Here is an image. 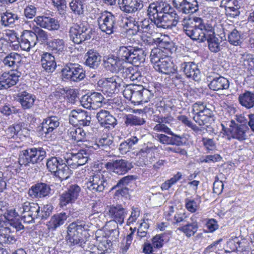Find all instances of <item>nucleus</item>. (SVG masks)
Listing matches in <instances>:
<instances>
[{"label": "nucleus", "mask_w": 254, "mask_h": 254, "mask_svg": "<svg viewBox=\"0 0 254 254\" xmlns=\"http://www.w3.org/2000/svg\"><path fill=\"white\" fill-rule=\"evenodd\" d=\"M95 205L94 204L92 209L84 208L85 218L82 217V220L77 219L74 222L70 223L67 227V235L66 239L70 245H78L83 247L85 244L84 239L82 237L83 231H87L90 227L91 223H86L85 220L88 218L90 219L92 216L99 213L98 211L95 209Z\"/></svg>", "instance_id": "obj_1"}, {"label": "nucleus", "mask_w": 254, "mask_h": 254, "mask_svg": "<svg viewBox=\"0 0 254 254\" xmlns=\"http://www.w3.org/2000/svg\"><path fill=\"white\" fill-rule=\"evenodd\" d=\"M183 30L192 40L199 42L206 41V37L213 34V27L201 18L184 19L182 23Z\"/></svg>", "instance_id": "obj_2"}, {"label": "nucleus", "mask_w": 254, "mask_h": 254, "mask_svg": "<svg viewBox=\"0 0 254 254\" xmlns=\"http://www.w3.org/2000/svg\"><path fill=\"white\" fill-rule=\"evenodd\" d=\"M111 176L109 172L105 171L93 173L86 183L87 189L93 193L103 192L110 186L112 182Z\"/></svg>", "instance_id": "obj_3"}, {"label": "nucleus", "mask_w": 254, "mask_h": 254, "mask_svg": "<svg viewBox=\"0 0 254 254\" xmlns=\"http://www.w3.org/2000/svg\"><path fill=\"white\" fill-rule=\"evenodd\" d=\"M46 156V151L43 148H28L20 152L18 162L21 166H30L41 162Z\"/></svg>", "instance_id": "obj_4"}, {"label": "nucleus", "mask_w": 254, "mask_h": 254, "mask_svg": "<svg viewBox=\"0 0 254 254\" xmlns=\"http://www.w3.org/2000/svg\"><path fill=\"white\" fill-rule=\"evenodd\" d=\"M193 120L199 126H204L213 121V113L205 104L197 102L192 106Z\"/></svg>", "instance_id": "obj_5"}, {"label": "nucleus", "mask_w": 254, "mask_h": 254, "mask_svg": "<svg viewBox=\"0 0 254 254\" xmlns=\"http://www.w3.org/2000/svg\"><path fill=\"white\" fill-rule=\"evenodd\" d=\"M18 211L21 219L25 223H30L34 222L37 219V216H39V205L37 203L25 201L19 204L15 208Z\"/></svg>", "instance_id": "obj_6"}, {"label": "nucleus", "mask_w": 254, "mask_h": 254, "mask_svg": "<svg viewBox=\"0 0 254 254\" xmlns=\"http://www.w3.org/2000/svg\"><path fill=\"white\" fill-rule=\"evenodd\" d=\"M62 76L64 80L78 82L85 77V71L79 64L68 63L62 69Z\"/></svg>", "instance_id": "obj_7"}, {"label": "nucleus", "mask_w": 254, "mask_h": 254, "mask_svg": "<svg viewBox=\"0 0 254 254\" xmlns=\"http://www.w3.org/2000/svg\"><path fill=\"white\" fill-rule=\"evenodd\" d=\"M70 39L75 43L79 44L91 38L92 29L88 24L74 25L69 29Z\"/></svg>", "instance_id": "obj_8"}, {"label": "nucleus", "mask_w": 254, "mask_h": 254, "mask_svg": "<svg viewBox=\"0 0 254 254\" xmlns=\"http://www.w3.org/2000/svg\"><path fill=\"white\" fill-rule=\"evenodd\" d=\"M100 29L108 35H111L117 28L116 17L111 12L105 11L97 18Z\"/></svg>", "instance_id": "obj_9"}, {"label": "nucleus", "mask_w": 254, "mask_h": 254, "mask_svg": "<svg viewBox=\"0 0 254 254\" xmlns=\"http://www.w3.org/2000/svg\"><path fill=\"white\" fill-rule=\"evenodd\" d=\"M103 65L108 71L112 73H123L127 69L126 62L114 55H109L103 57Z\"/></svg>", "instance_id": "obj_10"}, {"label": "nucleus", "mask_w": 254, "mask_h": 254, "mask_svg": "<svg viewBox=\"0 0 254 254\" xmlns=\"http://www.w3.org/2000/svg\"><path fill=\"white\" fill-rule=\"evenodd\" d=\"M122 84L123 83L121 79L116 75L100 79L98 81V85L101 88L102 91L108 96L118 92L119 87H121Z\"/></svg>", "instance_id": "obj_11"}, {"label": "nucleus", "mask_w": 254, "mask_h": 254, "mask_svg": "<svg viewBox=\"0 0 254 254\" xmlns=\"http://www.w3.org/2000/svg\"><path fill=\"white\" fill-rule=\"evenodd\" d=\"M90 154L88 150L81 149L77 153L67 154L63 159L65 160V164L67 166L74 169L85 164Z\"/></svg>", "instance_id": "obj_12"}, {"label": "nucleus", "mask_w": 254, "mask_h": 254, "mask_svg": "<svg viewBox=\"0 0 254 254\" xmlns=\"http://www.w3.org/2000/svg\"><path fill=\"white\" fill-rule=\"evenodd\" d=\"M69 121L73 125L87 127L91 124V117L90 113L85 110H72L69 114Z\"/></svg>", "instance_id": "obj_13"}, {"label": "nucleus", "mask_w": 254, "mask_h": 254, "mask_svg": "<svg viewBox=\"0 0 254 254\" xmlns=\"http://www.w3.org/2000/svg\"><path fill=\"white\" fill-rule=\"evenodd\" d=\"M173 4L182 14H192L199 10L197 0H173Z\"/></svg>", "instance_id": "obj_14"}, {"label": "nucleus", "mask_w": 254, "mask_h": 254, "mask_svg": "<svg viewBox=\"0 0 254 254\" xmlns=\"http://www.w3.org/2000/svg\"><path fill=\"white\" fill-rule=\"evenodd\" d=\"M227 125L229 127L231 136L239 141H243L248 138V133L250 129L246 125H239L235 121L231 120L227 122Z\"/></svg>", "instance_id": "obj_15"}, {"label": "nucleus", "mask_w": 254, "mask_h": 254, "mask_svg": "<svg viewBox=\"0 0 254 254\" xmlns=\"http://www.w3.org/2000/svg\"><path fill=\"white\" fill-rule=\"evenodd\" d=\"M103 99L104 97L101 93L95 92L83 95L80 100V103L84 108L96 110L101 106Z\"/></svg>", "instance_id": "obj_16"}, {"label": "nucleus", "mask_w": 254, "mask_h": 254, "mask_svg": "<svg viewBox=\"0 0 254 254\" xmlns=\"http://www.w3.org/2000/svg\"><path fill=\"white\" fill-rule=\"evenodd\" d=\"M81 190L80 188L76 184L70 186L66 191L63 193L60 198V205L63 207L67 204L74 202Z\"/></svg>", "instance_id": "obj_17"}, {"label": "nucleus", "mask_w": 254, "mask_h": 254, "mask_svg": "<svg viewBox=\"0 0 254 254\" xmlns=\"http://www.w3.org/2000/svg\"><path fill=\"white\" fill-rule=\"evenodd\" d=\"M108 213L113 219L109 223L121 225L124 222V220L127 214V211L121 205H112L109 208Z\"/></svg>", "instance_id": "obj_18"}, {"label": "nucleus", "mask_w": 254, "mask_h": 254, "mask_svg": "<svg viewBox=\"0 0 254 254\" xmlns=\"http://www.w3.org/2000/svg\"><path fill=\"white\" fill-rule=\"evenodd\" d=\"M120 9L124 13L131 14L143 7L141 0H118Z\"/></svg>", "instance_id": "obj_19"}, {"label": "nucleus", "mask_w": 254, "mask_h": 254, "mask_svg": "<svg viewBox=\"0 0 254 254\" xmlns=\"http://www.w3.org/2000/svg\"><path fill=\"white\" fill-rule=\"evenodd\" d=\"M179 18H174L167 15H160L152 21L156 27V28L161 29H171L176 26L179 21Z\"/></svg>", "instance_id": "obj_20"}, {"label": "nucleus", "mask_w": 254, "mask_h": 254, "mask_svg": "<svg viewBox=\"0 0 254 254\" xmlns=\"http://www.w3.org/2000/svg\"><path fill=\"white\" fill-rule=\"evenodd\" d=\"M33 21L40 27L50 31L57 30L60 28L58 21L49 16H38L35 17Z\"/></svg>", "instance_id": "obj_21"}, {"label": "nucleus", "mask_w": 254, "mask_h": 254, "mask_svg": "<svg viewBox=\"0 0 254 254\" xmlns=\"http://www.w3.org/2000/svg\"><path fill=\"white\" fill-rule=\"evenodd\" d=\"M181 69L186 76L195 81L201 78V72L198 65L193 62H184L181 64Z\"/></svg>", "instance_id": "obj_22"}, {"label": "nucleus", "mask_w": 254, "mask_h": 254, "mask_svg": "<svg viewBox=\"0 0 254 254\" xmlns=\"http://www.w3.org/2000/svg\"><path fill=\"white\" fill-rule=\"evenodd\" d=\"M106 167L110 171L119 175H124L130 169L129 163L123 159L108 162Z\"/></svg>", "instance_id": "obj_23"}, {"label": "nucleus", "mask_w": 254, "mask_h": 254, "mask_svg": "<svg viewBox=\"0 0 254 254\" xmlns=\"http://www.w3.org/2000/svg\"><path fill=\"white\" fill-rule=\"evenodd\" d=\"M128 24L129 25V28H132L137 31H142L150 35L156 33L154 29L155 24L152 22H150L148 19H144L139 24L135 20L130 21ZM127 26H128V25Z\"/></svg>", "instance_id": "obj_24"}, {"label": "nucleus", "mask_w": 254, "mask_h": 254, "mask_svg": "<svg viewBox=\"0 0 254 254\" xmlns=\"http://www.w3.org/2000/svg\"><path fill=\"white\" fill-rule=\"evenodd\" d=\"M36 44L35 32L30 30L24 31L19 42L21 49L23 51L28 52L33 48Z\"/></svg>", "instance_id": "obj_25"}, {"label": "nucleus", "mask_w": 254, "mask_h": 254, "mask_svg": "<svg viewBox=\"0 0 254 254\" xmlns=\"http://www.w3.org/2000/svg\"><path fill=\"white\" fill-rule=\"evenodd\" d=\"M60 125L59 119L56 116L48 117L43 121L42 123L41 131L43 134H45L46 137L51 136L52 132Z\"/></svg>", "instance_id": "obj_26"}, {"label": "nucleus", "mask_w": 254, "mask_h": 254, "mask_svg": "<svg viewBox=\"0 0 254 254\" xmlns=\"http://www.w3.org/2000/svg\"><path fill=\"white\" fill-rule=\"evenodd\" d=\"M20 75L14 71L4 72L0 75V90L7 89L19 81Z\"/></svg>", "instance_id": "obj_27"}, {"label": "nucleus", "mask_w": 254, "mask_h": 254, "mask_svg": "<svg viewBox=\"0 0 254 254\" xmlns=\"http://www.w3.org/2000/svg\"><path fill=\"white\" fill-rule=\"evenodd\" d=\"M69 136L71 139L76 141L77 142H81L82 144L79 143V145H81L83 148L82 149L88 150V146L86 145L88 143H91L87 140V133L81 128H73L71 129L69 132Z\"/></svg>", "instance_id": "obj_28"}, {"label": "nucleus", "mask_w": 254, "mask_h": 254, "mask_svg": "<svg viewBox=\"0 0 254 254\" xmlns=\"http://www.w3.org/2000/svg\"><path fill=\"white\" fill-rule=\"evenodd\" d=\"M51 189L49 185L45 183H37L31 187L29 190V194L33 198H42L48 195Z\"/></svg>", "instance_id": "obj_29"}, {"label": "nucleus", "mask_w": 254, "mask_h": 254, "mask_svg": "<svg viewBox=\"0 0 254 254\" xmlns=\"http://www.w3.org/2000/svg\"><path fill=\"white\" fill-rule=\"evenodd\" d=\"M96 117L101 125L105 128H110V126L114 127L117 125V120L108 111H100Z\"/></svg>", "instance_id": "obj_30"}, {"label": "nucleus", "mask_w": 254, "mask_h": 254, "mask_svg": "<svg viewBox=\"0 0 254 254\" xmlns=\"http://www.w3.org/2000/svg\"><path fill=\"white\" fill-rule=\"evenodd\" d=\"M168 57H167L158 63L155 64L153 65L154 69L156 71L165 74H170L175 73L176 71V68Z\"/></svg>", "instance_id": "obj_31"}, {"label": "nucleus", "mask_w": 254, "mask_h": 254, "mask_svg": "<svg viewBox=\"0 0 254 254\" xmlns=\"http://www.w3.org/2000/svg\"><path fill=\"white\" fill-rule=\"evenodd\" d=\"M41 65L47 72H53L55 71L57 64L54 56L49 53H44L41 56Z\"/></svg>", "instance_id": "obj_32"}, {"label": "nucleus", "mask_w": 254, "mask_h": 254, "mask_svg": "<svg viewBox=\"0 0 254 254\" xmlns=\"http://www.w3.org/2000/svg\"><path fill=\"white\" fill-rule=\"evenodd\" d=\"M67 217V215L65 212L54 215L47 223L48 229L51 231L56 230L58 228L64 225Z\"/></svg>", "instance_id": "obj_33"}, {"label": "nucleus", "mask_w": 254, "mask_h": 254, "mask_svg": "<svg viewBox=\"0 0 254 254\" xmlns=\"http://www.w3.org/2000/svg\"><path fill=\"white\" fill-rule=\"evenodd\" d=\"M113 140L111 137H102L98 142L91 141V143H88V151L90 154H91L94 150L101 149L102 150H107L112 144Z\"/></svg>", "instance_id": "obj_34"}, {"label": "nucleus", "mask_w": 254, "mask_h": 254, "mask_svg": "<svg viewBox=\"0 0 254 254\" xmlns=\"http://www.w3.org/2000/svg\"><path fill=\"white\" fill-rule=\"evenodd\" d=\"M190 222L178 228V230L183 232L187 237L194 236L198 229V223L196 221V217L193 215L190 218Z\"/></svg>", "instance_id": "obj_35"}, {"label": "nucleus", "mask_w": 254, "mask_h": 254, "mask_svg": "<svg viewBox=\"0 0 254 254\" xmlns=\"http://www.w3.org/2000/svg\"><path fill=\"white\" fill-rule=\"evenodd\" d=\"M145 56L144 51L142 49L132 47L128 63L138 66L144 62Z\"/></svg>", "instance_id": "obj_36"}, {"label": "nucleus", "mask_w": 254, "mask_h": 254, "mask_svg": "<svg viewBox=\"0 0 254 254\" xmlns=\"http://www.w3.org/2000/svg\"><path fill=\"white\" fill-rule=\"evenodd\" d=\"M87 57L85 64L92 68H96L100 64L101 56L99 54L94 50L88 51L85 55Z\"/></svg>", "instance_id": "obj_37"}, {"label": "nucleus", "mask_w": 254, "mask_h": 254, "mask_svg": "<svg viewBox=\"0 0 254 254\" xmlns=\"http://www.w3.org/2000/svg\"><path fill=\"white\" fill-rule=\"evenodd\" d=\"M209 88L214 91L227 89L229 87V80L223 77L219 76L213 78L208 84Z\"/></svg>", "instance_id": "obj_38"}, {"label": "nucleus", "mask_w": 254, "mask_h": 254, "mask_svg": "<svg viewBox=\"0 0 254 254\" xmlns=\"http://www.w3.org/2000/svg\"><path fill=\"white\" fill-rule=\"evenodd\" d=\"M214 33V30L213 28V34L208 37L207 36L206 41H207L210 51L213 53H217L222 49V45L221 44L222 41L219 37L215 36Z\"/></svg>", "instance_id": "obj_39"}, {"label": "nucleus", "mask_w": 254, "mask_h": 254, "mask_svg": "<svg viewBox=\"0 0 254 254\" xmlns=\"http://www.w3.org/2000/svg\"><path fill=\"white\" fill-rule=\"evenodd\" d=\"M238 100L242 106L251 109L254 107V92L246 91L239 96Z\"/></svg>", "instance_id": "obj_40"}, {"label": "nucleus", "mask_w": 254, "mask_h": 254, "mask_svg": "<svg viewBox=\"0 0 254 254\" xmlns=\"http://www.w3.org/2000/svg\"><path fill=\"white\" fill-rule=\"evenodd\" d=\"M22 60L21 56L16 53H11L2 60L4 65L8 67L17 68Z\"/></svg>", "instance_id": "obj_41"}, {"label": "nucleus", "mask_w": 254, "mask_h": 254, "mask_svg": "<svg viewBox=\"0 0 254 254\" xmlns=\"http://www.w3.org/2000/svg\"><path fill=\"white\" fill-rule=\"evenodd\" d=\"M18 97V100L23 109L25 110L29 109L33 106L35 100V96L29 93L23 92L19 94Z\"/></svg>", "instance_id": "obj_42"}, {"label": "nucleus", "mask_w": 254, "mask_h": 254, "mask_svg": "<svg viewBox=\"0 0 254 254\" xmlns=\"http://www.w3.org/2000/svg\"><path fill=\"white\" fill-rule=\"evenodd\" d=\"M19 19L16 13L7 10L1 16V23L4 27L11 26Z\"/></svg>", "instance_id": "obj_43"}, {"label": "nucleus", "mask_w": 254, "mask_h": 254, "mask_svg": "<svg viewBox=\"0 0 254 254\" xmlns=\"http://www.w3.org/2000/svg\"><path fill=\"white\" fill-rule=\"evenodd\" d=\"M16 240L12 234V231L8 227L3 228L0 230V242L4 244H14Z\"/></svg>", "instance_id": "obj_44"}, {"label": "nucleus", "mask_w": 254, "mask_h": 254, "mask_svg": "<svg viewBox=\"0 0 254 254\" xmlns=\"http://www.w3.org/2000/svg\"><path fill=\"white\" fill-rule=\"evenodd\" d=\"M65 162V160L61 157H51L47 160L46 166L49 171L55 173Z\"/></svg>", "instance_id": "obj_45"}, {"label": "nucleus", "mask_w": 254, "mask_h": 254, "mask_svg": "<svg viewBox=\"0 0 254 254\" xmlns=\"http://www.w3.org/2000/svg\"><path fill=\"white\" fill-rule=\"evenodd\" d=\"M49 46L54 53L59 55H63L65 51V43L63 39H55L49 42Z\"/></svg>", "instance_id": "obj_46"}, {"label": "nucleus", "mask_w": 254, "mask_h": 254, "mask_svg": "<svg viewBox=\"0 0 254 254\" xmlns=\"http://www.w3.org/2000/svg\"><path fill=\"white\" fill-rule=\"evenodd\" d=\"M159 10L160 15H167L179 18V16L171 5L166 1H159Z\"/></svg>", "instance_id": "obj_47"}, {"label": "nucleus", "mask_w": 254, "mask_h": 254, "mask_svg": "<svg viewBox=\"0 0 254 254\" xmlns=\"http://www.w3.org/2000/svg\"><path fill=\"white\" fill-rule=\"evenodd\" d=\"M86 0H71L69 7L75 15L83 14Z\"/></svg>", "instance_id": "obj_48"}, {"label": "nucleus", "mask_w": 254, "mask_h": 254, "mask_svg": "<svg viewBox=\"0 0 254 254\" xmlns=\"http://www.w3.org/2000/svg\"><path fill=\"white\" fill-rule=\"evenodd\" d=\"M228 39L230 44L235 46H240L243 43L242 34L235 28L228 33Z\"/></svg>", "instance_id": "obj_49"}, {"label": "nucleus", "mask_w": 254, "mask_h": 254, "mask_svg": "<svg viewBox=\"0 0 254 254\" xmlns=\"http://www.w3.org/2000/svg\"><path fill=\"white\" fill-rule=\"evenodd\" d=\"M124 119L126 126H141L145 123L144 119L132 114L126 115Z\"/></svg>", "instance_id": "obj_50"}, {"label": "nucleus", "mask_w": 254, "mask_h": 254, "mask_svg": "<svg viewBox=\"0 0 254 254\" xmlns=\"http://www.w3.org/2000/svg\"><path fill=\"white\" fill-rule=\"evenodd\" d=\"M71 174V170L65 162L54 173L55 176L61 181L68 179Z\"/></svg>", "instance_id": "obj_51"}, {"label": "nucleus", "mask_w": 254, "mask_h": 254, "mask_svg": "<svg viewBox=\"0 0 254 254\" xmlns=\"http://www.w3.org/2000/svg\"><path fill=\"white\" fill-rule=\"evenodd\" d=\"M166 53L164 52L161 48H154L151 50L150 55V61L154 65L155 64L163 60L167 57H169L166 54Z\"/></svg>", "instance_id": "obj_52"}, {"label": "nucleus", "mask_w": 254, "mask_h": 254, "mask_svg": "<svg viewBox=\"0 0 254 254\" xmlns=\"http://www.w3.org/2000/svg\"><path fill=\"white\" fill-rule=\"evenodd\" d=\"M132 49V47L131 46H120L117 51L118 57L126 62V66L129 63V58H130Z\"/></svg>", "instance_id": "obj_53"}, {"label": "nucleus", "mask_w": 254, "mask_h": 254, "mask_svg": "<svg viewBox=\"0 0 254 254\" xmlns=\"http://www.w3.org/2000/svg\"><path fill=\"white\" fill-rule=\"evenodd\" d=\"M159 1L151 2L147 7V13L149 19L152 22L160 15L159 10Z\"/></svg>", "instance_id": "obj_54"}, {"label": "nucleus", "mask_w": 254, "mask_h": 254, "mask_svg": "<svg viewBox=\"0 0 254 254\" xmlns=\"http://www.w3.org/2000/svg\"><path fill=\"white\" fill-rule=\"evenodd\" d=\"M127 69L123 72L124 74H125L124 77L127 79H130L132 81L139 82L141 80L142 76L140 73L138 71L135 70L131 66L127 67Z\"/></svg>", "instance_id": "obj_55"}, {"label": "nucleus", "mask_w": 254, "mask_h": 254, "mask_svg": "<svg viewBox=\"0 0 254 254\" xmlns=\"http://www.w3.org/2000/svg\"><path fill=\"white\" fill-rule=\"evenodd\" d=\"M22 126L21 124H17L13 125L9 127L7 129V134L9 137L14 138L15 136H21L23 134Z\"/></svg>", "instance_id": "obj_56"}, {"label": "nucleus", "mask_w": 254, "mask_h": 254, "mask_svg": "<svg viewBox=\"0 0 254 254\" xmlns=\"http://www.w3.org/2000/svg\"><path fill=\"white\" fill-rule=\"evenodd\" d=\"M53 208L51 204H47L41 208L39 206V214L37 216V219L45 220L51 215Z\"/></svg>", "instance_id": "obj_57"}, {"label": "nucleus", "mask_w": 254, "mask_h": 254, "mask_svg": "<svg viewBox=\"0 0 254 254\" xmlns=\"http://www.w3.org/2000/svg\"><path fill=\"white\" fill-rule=\"evenodd\" d=\"M158 44L159 47L163 50L164 52L166 53V55L169 56L171 53V48L172 47V43L170 41L164 40L161 38H157V44Z\"/></svg>", "instance_id": "obj_58"}, {"label": "nucleus", "mask_w": 254, "mask_h": 254, "mask_svg": "<svg viewBox=\"0 0 254 254\" xmlns=\"http://www.w3.org/2000/svg\"><path fill=\"white\" fill-rule=\"evenodd\" d=\"M134 91L131 102L134 104L141 103V95L140 89H142V86L140 85H135Z\"/></svg>", "instance_id": "obj_59"}, {"label": "nucleus", "mask_w": 254, "mask_h": 254, "mask_svg": "<svg viewBox=\"0 0 254 254\" xmlns=\"http://www.w3.org/2000/svg\"><path fill=\"white\" fill-rule=\"evenodd\" d=\"M185 202L186 207L189 211L194 213L198 209L199 204L195 200L186 198Z\"/></svg>", "instance_id": "obj_60"}, {"label": "nucleus", "mask_w": 254, "mask_h": 254, "mask_svg": "<svg viewBox=\"0 0 254 254\" xmlns=\"http://www.w3.org/2000/svg\"><path fill=\"white\" fill-rule=\"evenodd\" d=\"M141 95V103L147 102L153 97L154 92L144 88L142 86V89H140Z\"/></svg>", "instance_id": "obj_61"}, {"label": "nucleus", "mask_w": 254, "mask_h": 254, "mask_svg": "<svg viewBox=\"0 0 254 254\" xmlns=\"http://www.w3.org/2000/svg\"><path fill=\"white\" fill-rule=\"evenodd\" d=\"M36 30H35V34L36 35V42H37L38 40L42 42H45L48 39V35L47 32L45 31L42 29L39 28L38 27H36Z\"/></svg>", "instance_id": "obj_62"}, {"label": "nucleus", "mask_w": 254, "mask_h": 254, "mask_svg": "<svg viewBox=\"0 0 254 254\" xmlns=\"http://www.w3.org/2000/svg\"><path fill=\"white\" fill-rule=\"evenodd\" d=\"M37 12L36 7L33 5H27L24 10V14L27 18L31 19L33 18Z\"/></svg>", "instance_id": "obj_63"}, {"label": "nucleus", "mask_w": 254, "mask_h": 254, "mask_svg": "<svg viewBox=\"0 0 254 254\" xmlns=\"http://www.w3.org/2000/svg\"><path fill=\"white\" fill-rule=\"evenodd\" d=\"M148 229V225L146 223H141L140 226L137 229V233L136 238L140 240L142 238L146 237L147 229Z\"/></svg>", "instance_id": "obj_64"}]
</instances>
